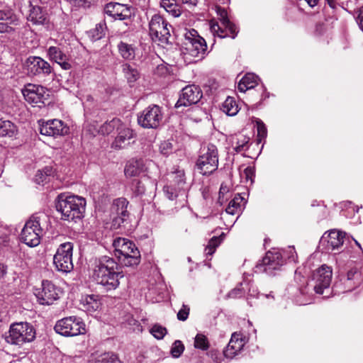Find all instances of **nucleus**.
<instances>
[{
	"mask_svg": "<svg viewBox=\"0 0 363 363\" xmlns=\"http://www.w3.org/2000/svg\"><path fill=\"white\" fill-rule=\"evenodd\" d=\"M150 332L156 339L162 340L167 333V330L159 324H155Z\"/></svg>",
	"mask_w": 363,
	"mask_h": 363,
	"instance_id": "nucleus-40",
	"label": "nucleus"
},
{
	"mask_svg": "<svg viewBox=\"0 0 363 363\" xmlns=\"http://www.w3.org/2000/svg\"><path fill=\"white\" fill-rule=\"evenodd\" d=\"M46 216L42 215H33L26 222L21 231V240L30 247L38 246L40 242V238L43 234V228L40 225L41 220Z\"/></svg>",
	"mask_w": 363,
	"mask_h": 363,
	"instance_id": "nucleus-4",
	"label": "nucleus"
},
{
	"mask_svg": "<svg viewBox=\"0 0 363 363\" xmlns=\"http://www.w3.org/2000/svg\"><path fill=\"white\" fill-rule=\"evenodd\" d=\"M117 47L119 54L123 59L131 60L135 58V48L133 45L121 41L118 44Z\"/></svg>",
	"mask_w": 363,
	"mask_h": 363,
	"instance_id": "nucleus-31",
	"label": "nucleus"
},
{
	"mask_svg": "<svg viewBox=\"0 0 363 363\" xmlns=\"http://www.w3.org/2000/svg\"><path fill=\"white\" fill-rule=\"evenodd\" d=\"M50 58L59 64L64 69H69L71 65L68 62L67 55L62 52V50L55 46H52L48 51Z\"/></svg>",
	"mask_w": 363,
	"mask_h": 363,
	"instance_id": "nucleus-25",
	"label": "nucleus"
},
{
	"mask_svg": "<svg viewBox=\"0 0 363 363\" xmlns=\"http://www.w3.org/2000/svg\"><path fill=\"white\" fill-rule=\"evenodd\" d=\"M24 67L29 76L49 75L52 72L50 65L43 58L30 56L24 63Z\"/></svg>",
	"mask_w": 363,
	"mask_h": 363,
	"instance_id": "nucleus-13",
	"label": "nucleus"
},
{
	"mask_svg": "<svg viewBox=\"0 0 363 363\" xmlns=\"http://www.w3.org/2000/svg\"><path fill=\"white\" fill-rule=\"evenodd\" d=\"M172 26L160 15L155 14L149 22V33L152 40L162 45L169 44Z\"/></svg>",
	"mask_w": 363,
	"mask_h": 363,
	"instance_id": "nucleus-6",
	"label": "nucleus"
},
{
	"mask_svg": "<svg viewBox=\"0 0 363 363\" xmlns=\"http://www.w3.org/2000/svg\"><path fill=\"white\" fill-rule=\"evenodd\" d=\"M257 85V77L253 74H245L238 85V89L240 92H245Z\"/></svg>",
	"mask_w": 363,
	"mask_h": 363,
	"instance_id": "nucleus-30",
	"label": "nucleus"
},
{
	"mask_svg": "<svg viewBox=\"0 0 363 363\" xmlns=\"http://www.w3.org/2000/svg\"><path fill=\"white\" fill-rule=\"evenodd\" d=\"M357 22L360 28L362 29V30L363 31V7L360 8L358 11Z\"/></svg>",
	"mask_w": 363,
	"mask_h": 363,
	"instance_id": "nucleus-56",
	"label": "nucleus"
},
{
	"mask_svg": "<svg viewBox=\"0 0 363 363\" xmlns=\"http://www.w3.org/2000/svg\"><path fill=\"white\" fill-rule=\"evenodd\" d=\"M73 243L67 242L61 244L53 257L56 269L62 272H70L73 268L72 251Z\"/></svg>",
	"mask_w": 363,
	"mask_h": 363,
	"instance_id": "nucleus-8",
	"label": "nucleus"
},
{
	"mask_svg": "<svg viewBox=\"0 0 363 363\" xmlns=\"http://www.w3.org/2000/svg\"><path fill=\"white\" fill-rule=\"evenodd\" d=\"M216 11L219 16V19L220 21L221 26L225 24V21H230L228 18V13L225 9H223L220 6H216Z\"/></svg>",
	"mask_w": 363,
	"mask_h": 363,
	"instance_id": "nucleus-51",
	"label": "nucleus"
},
{
	"mask_svg": "<svg viewBox=\"0 0 363 363\" xmlns=\"http://www.w3.org/2000/svg\"><path fill=\"white\" fill-rule=\"evenodd\" d=\"M225 234L222 233V234L219 237H213L209 240L208 244L205 248L206 254L208 255H212L215 252L216 247L220 244Z\"/></svg>",
	"mask_w": 363,
	"mask_h": 363,
	"instance_id": "nucleus-37",
	"label": "nucleus"
},
{
	"mask_svg": "<svg viewBox=\"0 0 363 363\" xmlns=\"http://www.w3.org/2000/svg\"><path fill=\"white\" fill-rule=\"evenodd\" d=\"M35 337L34 328L28 323H16L11 325L9 335L6 336L8 343L21 345L33 341Z\"/></svg>",
	"mask_w": 363,
	"mask_h": 363,
	"instance_id": "nucleus-7",
	"label": "nucleus"
},
{
	"mask_svg": "<svg viewBox=\"0 0 363 363\" xmlns=\"http://www.w3.org/2000/svg\"><path fill=\"white\" fill-rule=\"evenodd\" d=\"M164 191L166 192V194H167V196L168 198L170 199V200H174V199H176L177 197V194H174L173 191H172V189L170 188L169 186H167L164 188Z\"/></svg>",
	"mask_w": 363,
	"mask_h": 363,
	"instance_id": "nucleus-59",
	"label": "nucleus"
},
{
	"mask_svg": "<svg viewBox=\"0 0 363 363\" xmlns=\"http://www.w3.org/2000/svg\"><path fill=\"white\" fill-rule=\"evenodd\" d=\"M56 210L62 214V219L66 220H75L84 217L86 207V201L78 196H68L60 194L57 196L55 204Z\"/></svg>",
	"mask_w": 363,
	"mask_h": 363,
	"instance_id": "nucleus-2",
	"label": "nucleus"
},
{
	"mask_svg": "<svg viewBox=\"0 0 363 363\" xmlns=\"http://www.w3.org/2000/svg\"><path fill=\"white\" fill-rule=\"evenodd\" d=\"M122 126L121 121L118 118H113L110 121L104 123L99 129V133L103 135H108L112 133L115 128L118 130Z\"/></svg>",
	"mask_w": 363,
	"mask_h": 363,
	"instance_id": "nucleus-34",
	"label": "nucleus"
},
{
	"mask_svg": "<svg viewBox=\"0 0 363 363\" xmlns=\"http://www.w3.org/2000/svg\"><path fill=\"white\" fill-rule=\"evenodd\" d=\"M123 71L128 82H133L137 80L139 73L138 70L133 68L130 65L127 63L123 65Z\"/></svg>",
	"mask_w": 363,
	"mask_h": 363,
	"instance_id": "nucleus-38",
	"label": "nucleus"
},
{
	"mask_svg": "<svg viewBox=\"0 0 363 363\" xmlns=\"http://www.w3.org/2000/svg\"><path fill=\"white\" fill-rule=\"evenodd\" d=\"M210 344L208 338L203 334H197L194 340V347L202 350H207Z\"/></svg>",
	"mask_w": 363,
	"mask_h": 363,
	"instance_id": "nucleus-39",
	"label": "nucleus"
},
{
	"mask_svg": "<svg viewBox=\"0 0 363 363\" xmlns=\"http://www.w3.org/2000/svg\"><path fill=\"white\" fill-rule=\"evenodd\" d=\"M223 111L228 116H235L238 111V106L233 97H228L223 104Z\"/></svg>",
	"mask_w": 363,
	"mask_h": 363,
	"instance_id": "nucleus-35",
	"label": "nucleus"
},
{
	"mask_svg": "<svg viewBox=\"0 0 363 363\" xmlns=\"http://www.w3.org/2000/svg\"><path fill=\"white\" fill-rule=\"evenodd\" d=\"M46 179V176L44 175V173L42 170H38L37 174H35V180L36 183L41 184Z\"/></svg>",
	"mask_w": 363,
	"mask_h": 363,
	"instance_id": "nucleus-55",
	"label": "nucleus"
},
{
	"mask_svg": "<svg viewBox=\"0 0 363 363\" xmlns=\"http://www.w3.org/2000/svg\"><path fill=\"white\" fill-rule=\"evenodd\" d=\"M332 276V269L326 264H323L313 272V289L316 294H323L325 290L329 289Z\"/></svg>",
	"mask_w": 363,
	"mask_h": 363,
	"instance_id": "nucleus-12",
	"label": "nucleus"
},
{
	"mask_svg": "<svg viewBox=\"0 0 363 363\" xmlns=\"http://www.w3.org/2000/svg\"><path fill=\"white\" fill-rule=\"evenodd\" d=\"M28 20L34 25L44 26L48 23V13L40 6L30 5Z\"/></svg>",
	"mask_w": 363,
	"mask_h": 363,
	"instance_id": "nucleus-24",
	"label": "nucleus"
},
{
	"mask_svg": "<svg viewBox=\"0 0 363 363\" xmlns=\"http://www.w3.org/2000/svg\"><path fill=\"white\" fill-rule=\"evenodd\" d=\"M186 50L193 57H202L207 50V45L205 40L199 35L197 31L194 29L187 31L184 34Z\"/></svg>",
	"mask_w": 363,
	"mask_h": 363,
	"instance_id": "nucleus-10",
	"label": "nucleus"
},
{
	"mask_svg": "<svg viewBox=\"0 0 363 363\" xmlns=\"http://www.w3.org/2000/svg\"><path fill=\"white\" fill-rule=\"evenodd\" d=\"M103 31V26L101 24H97L94 29L90 30V34L94 40H99L104 35Z\"/></svg>",
	"mask_w": 363,
	"mask_h": 363,
	"instance_id": "nucleus-50",
	"label": "nucleus"
},
{
	"mask_svg": "<svg viewBox=\"0 0 363 363\" xmlns=\"http://www.w3.org/2000/svg\"><path fill=\"white\" fill-rule=\"evenodd\" d=\"M98 363H121L116 354L112 352H106L99 357Z\"/></svg>",
	"mask_w": 363,
	"mask_h": 363,
	"instance_id": "nucleus-41",
	"label": "nucleus"
},
{
	"mask_svg": "<svg viewBox=\"0 0 363 363\" xmlns=\"http://www.w3.org/2000/svg\"><path fill=\"white\" fill-rule=\"evenodd\" d=\"M226 29V33H228V36L232 38H235L238 33L237 26L232 22L225 21V24L222 26Z\"/></svg>",
	"mask_w": 363,
	"mask_h": 363,
	"instance_id": "nucleus-47",
	"label": "nucleus"
},
{
	"mask_svg": "<svg viewBox=\"0 0 363 363\" xmlns=\"http://www.w3.org/2000/svg\"><path fill=\"white\" fill-rule=\"evenodd\" d=\"M244 175L245 176V178L247 180L250 179L252 180V177L254 174V170L252 167H247L244 170Z\"/></svg>",
	"mask_w": 363,
	"mask_h": 363,
	"instance_id": "nucleus-57",
	"label": "nucleus"
},
{
	"mask_svg": "<svg viewBox=\"0 0 363 363\" xmlns=\"http://www.w3.org/2000/svg\"><path fill=\"white\" fill-rule=\"evenodd\" d=\"M211 30L214 35H217L220 38L228 36V33H226V29L224 27L223 28L218 23H213L211 26Z\"/></svg>",
	"mask_w": 363,
	"mask_h": 363,
	"instance_id": "nucleus-45",
	"label": "nucleus"
},
{
	"mask_svg": "<svg viewBox=\"0 0 363 363\" xmlns=\"http://www.w3.org/2000/svg\"><path fill=\"white\" fill-rule=\"evenodd\" d=\"M44 173V175L47 177L50 176L52 173V169L50 167H45L43 170H42Z\"/></svg>",
	"mask_w": 363,
	"mask_h": 363,
	"instance_id": "nucleus-62",
	"label": "nucleus"
},
{
	"mask_svg": "<svg viewBox=\"0 0 363 363\" xmlns=\"http://www.w3.org/2000/svg\"><path fill=\"white\" fill-rule=\"evenodd\" d=\"M245 345L242 335L238 333H233L230 340L223 351L225 357L232 359L236 356L243 348Z\"/></svg>",
	"mask_w": 363,
	"mask_h": 363,
	"instance_id": "nucleus-20",
	"label": "nucleus"
},
{
	"mask_svg": "<svg viewBox=\"0 0 363 363\" xmlns=\"http://www.w3.org/2000/svg\"><path fill=\"white\" fill-rule=\"evenodd\" d=\"M6 273V267L2 264H0V279L1 277H3V276Z\"/></svg>",
	"mask_w": 363,
	"mask_h": 363,
	"instance_id": "nucleus-61",
	"label": "nucleus"
},
{
	"mask_svg": "<svg viewBox=\"0 0 363 363\" xmlns=\"http://www.w3.org/2000/svg\"><path fill=\"white\" fill-rule=\"evenodd\" d=\"M160 5L174 17H179L182 14L180 0H161Z\"/></svg>",
	"mask_w": 363,
	"mask_h": 363,
	"instance_id": "nucleus-29",
	"label": "nucleus"
},
{
	"mask_svg": "<svg viewBox=\"0 0 363 363\" xmlns=\"http://www.w3.org/2000/svg\"><path fill=\"white\" fill-rule=\"evenodd\" d=\"M18 25V19L10 12L0 10V33H11Z\"/></svg>",
	"mask_w": 363,
	"mask_h": 363,
	"instance_id": "nucleus-23",
	"label": "nucleus"
},
{
	"mask_svg": "<svg viewBox=\"0 0 363 363\" xmlns=\"http://www.w3.org/2000/svg\"><path fill=\"white\" fill-rule=\"evenodd\" d=\"M81 306L83 310L88 312H94L99 308L101 303L98 296L91 294L82 298L81 301Z\"/></svg>",
	"mask_w": 363,
	"mask_h": 363,
	"instance_id": "nucleus-27",
	"label": "nucleus"
},
{
	"mask_svg": "<svg viewBox=\"0 0 363 363\" xmlns=\"http://www.w3.org/2000/svg\"><path fill=\"white\" fill-rule=\"evenodd\" d=\"M345 233L337 230H332L326 235V233L322 237V241L327 242V247L328 250H338L344 243Z\"/></svg>",
	"mask_w": 363,
	"mask_h": 363,
	"instance_id": "nucleus-22",
	"label": "nucleus"
},
{
	"mask_svg": "<svg viewBox=\"0 0 363 363\" xmlns=\"http://www.w3.org/2000/svg\"><path fill=\"white\" fill-rule=\"evenodd\" d=\"M238 141L234 146V150L237 152H241L247 148V144L249 142V138H247L244 135H240V138H237Z\"/></svg>",
	"mask_w": 363,
	"mask_h": 363,
	"instance_id": "nucleus-46",
	"label": "nucleus"
},
{
	"mask_svg": "<svg viewBox=\"0 0 363 363\" xmlns=\"http://www.w3.org/2000/svg\"><path fill=\"white\" fill-rule=\"evenodd\" d=\"M39 303L42 305H50L60 298L59 290L50 281H43L42 288L35 294Z\"/></svg>",
	"mask_w": 363,
	"mask_h": 363,
	"instance_id": "nucleus-15",
	"label": "nucleus"
},
{
	"mask_svg": "<svg viewBox=\"0 0 363 363\" xmlns=\"http://www.w3.org/2000/svg\"><path fill=\"white\" fill-rule=\"evenodd\" d=\"M35 91L37 96H38V105L40 104H45V101L48 99L49 93L48 90L43 86L35 85Z\"/></svg>",
	"mask_w": 363,
	"mask_h": 363,
	"instance_id": "nucleus-42",
	"label": "nucleus"
},
{
	"mask_svg": "<svg viewBox=\"0 0 363 363\" xmlns=\"http://www.w3.org/2000/svg\"><path fill=\"white\" fill-rule=\"evenodd\" d=\"M305 1L308 4V5L310 6L313 7L317 4L318 0H305Z\"/></svg>",
	"mask_w": 363,
	"mask_h": 363,
	"instance_id": "nucleus-63",
	"label": "nucleus"
},
{
	"mask_svg": "<svg viewBox=\"0 0 363 363\" xmlns=\"http://www.w3.org/2000/svg\"><path fill=\"white\" fill-rule=\"evenodd\" d=\"M143 171V162L142 160H130L127 162L124 173L127 177L138 176Z\"/></svg>",
	"mask_w": 363,
	"mask_h": 363,
	"instance_id": "nucleus-28",
	"label": "nucleus"
},
{
	"mask_svg": "<svg viewBox=\"0 0 363 363\" xmlns=\"http://www.w3.org/2000/svg\"><path fill=\"white\" fill-rule=\"evenodd\" d=\"M35 88V84H28L25 86L24 89L22 90V93L25 99L28 103L40 106L38 102V96H37Z\"/></svg>",
	"mask_w": 363,
	"mask_h": 363,
	"instance_id": "nucleus-33",
	"label": "nucleus"
},
{
	"mask_svg": "<svg viewBox=\"0 0 363 363\" xmlns=\"http://www.w3.org/2000/svg\"><path fill=\"white\" fill-rule=\"evenodd\" d=\"M207 354L210 356L211 359L215 362H218L220 359L219 353L217 350H211L207 353Z\"/></svg>",
	"mask_w": 363,
	"mask_h": 363,
	"instance_id": "nucleus-58",
	"label": "nucleus"
},
{
	"mask_svg": "<svg viewBox=\"0 0 363 363\" xmlns=\"http://www.w3.org/2000/svg\"><path fill=\"white\" fill-rule=\"evenodd\" d=\"M184 350V344L180 340H176L171 348V354L174 357H179L183 353Z\"/></svg>",
	"mask_w": 363,
	"mask_h": 363,
	"instance_id": "nucleus-44",
	"label": "nucleus"
},
{
	"mask_svg": "<svg viewBox=\"0 0 363 363\" xmlns=\"http://www.w3.org/2000/svg\"><path fill=\"white\" fill-rule=\"evenodd\" d=\"M243 202V198L240 195H238L232 199L228 206H227L225 211L231 215H234L241 210V203Z\"/></svg>",
	"mask_w": 363,
	"mask_h": 363,
	"instance_id": "nucleus-36",
	"label": "nucleus"
},
{
	"mask_svg": "<svg viewBox=\"0 0 363 363\" xmlns=\"http://www.w3.org/2000/svg\"><path fill=\"white\" fill-rule=\"evenodd\" d=\"M69 4L77 9H88L94 2V0H66Z\"/></svg>",
	"mask_w": 363,
	"mask_h": 363,
	"instance_id": "nucleus-43",
	"label": "nucleus"
},
{
	"mask_svg": "<svg viewBox=\"0 0 363 363\" xmlns=\"http://www.w3.org/2000/svg\"><path fill=\"white\" fill-rule=\"evenodd\" d=\"M172 150V145L169 141H163L160 145V152L164 155H168Z\"/></svg>",
	"mask_w": 363,
	"mask_h": 363,
	"instance_id": "nucleus-52",
	"label": "nucleus"
},
{
	"mask_svg": "<svg viewBox=\"0 0 363 363\" xmlns=\"http://www.w3.org/2000/svg\"><path fill=\"white\" fill-rule=\"evenodd\" d=\"M202 96V91L199 86L194 84L187 85L181 91L175 107L179 108L196 104L201 100Z\"/></svg>",
	"mask_w": 363,
	"mask_h": 363,
	"instance_id": "nucleus-14",
	"label": "nucleus"
},
{
	"mask_svg": "<svg viewBox=\"0 0 363 363\" xmlns=\"http://www.w3.org/2000/svg\"><path fill=\"white\" fill-rule=\"evenodd\" d=\"M128 201L124 198H118L114 200L112 205V211L116 213V216L113 218V225L116 228H120L127 223L129 218V213L127 210Z\"/></svg>",
	"mask_w": 363,
	"mask_h": 363,
	"instance_id": "nucleus-16",
	"label": "nucleus"
},
{
	"mask_svg": "<svg viewBox=\"0 0 363 363\" xmlns=\"http://www.w3.org/2000/svg\"><path fill=\"white\" fill-rule=\"evenodd\" d=\"M17 127L9 121H0V136L11 138L17 133Z\"/></svg>",
	"mask_w": 363,
	"mask_h": 363,
	"instance_id": "nucleus-32",
	"label": "nucleus"
},
{
	"mask_svg": "<svg viewBox=\"0 0 363 363\" xmlns=\"http://www.w3.org/2000/svg\"><path fill=\"white\" fill-rule=\"evenodd\" d=\"M69 130V127L62 121L58 119L48 121L43 123L40 128L42 135L55 138L67 135Z\"/></svg>",
	"mask_w": 363,
	"mask_h": 363,
	"instance_id": "nucleus-17",
	"label": "nucleus"
},
{
	"mask_svg": "<svg viewBox=\"0 0 363 363\" xmlns=\"http://www.w3.org/2000/svg\"><path fill=\"white\" fill-rule=\"evenodd\" d=\"M330 7L334 8L335 6V3L334 0H326Z\"/></svg>",
	"mask_w": 363,
	"mask_h": 363,
	"instance_id": "nucleus-64",
	"label": "nucleus"
},
{
	"mask_svg": "<svg viewBox=\"0 0 363 363\" xmlns=\"http://www.w3.org/2000/svg\"><path fill=\"white\" fill-rule=\"evenodd\" d=\"M121 267L113 257L102 256L95 262L92 277L107 291L116 289L124 277Z\"/></svg>",
	"mask_w": 363,
	"mask_h": 363,
	"instance_id": "nucleus-1",
	"label": "nucleus"
},
{
	"mask_svg": "<svg viewBox=\"0 0 363 363\" xmlns=\"http://www.w3.org/2000/svg\"><path fill=\"white\" fill-rule=\"evenodd\" d=\"M242 294H243V292L241 289H234L228 293V296L229 298H236L241 297L242 296Z\"/></svg>",
	"mask_w": 363,
	"mask_h": 363,
	"instance_id": "nucleus-54",
	"label": "nucleus"
},
{
	"mask_svg": "<svg viewBox=\"0 0 363 363\" xmlns=\"http://www.w3.org/2000/svg\"><path fill=\"white\" fill-rule=\"evenodd\" d=\"M199 0H180V5L185 4H188L189 6L195 7L197 6Z\"/></svg>",
	"mask_w": 363,
	"mask_h": 363,
	"instance_id": "nucleus-60",
	"label": "nucleus"
},
{
	"mask_svg": "<svg viewBox=\"0 0 363 363\" xmlns=\"http://www.w3.org/2000/svg\"><path fill=\"white\" fill-rule=\"evenodd\" d=\"M113 246L115 249V256L125 266H137L140 262V251L132 241L123 238H117L113 240Z\"/></svg>",
	"mask_w": 363,
	"mask_h": 363,
	"instance_id": "nucleus-3",
	"label": "nucleus"
},
{
	"mask_svg": "<svg viewBox=\"0 0 363 363\" xmlns=\"http://www.w3.org/2000/svg\"><path fill=\"white\" fill-rule=\"evenodd\" d=\"M282 265L281 255L267 252L262 260V263L257 265V267L263 266L264 272L270 273L272 270H277Z\"/></svg>",
	"mask_w": 363,
	"mask_h": 363,
	"instance_id": "nucleus-21",
	"label": "nucleus"
},
{
	"mask_svg": "<svg viewBox=\"0 0 363 363\" xmlns=\"http://www.w3.org/2000/svg\"><path fill=\"white\" fill-rule=\"evenodd\" d=\"M56 333L64 336H76L85 331L84 324L74 316L64 318L55 325Z\"/></svg>",
	"mask_w": 363,
	"mask_h": 363,
	"instance_id": "nucleus-9",
	"label": "nucleus"
},
{
	"mask_svg": "<svg viewBox=\"0 0 363 363\" xmlns=\"http://www.w3.org/2000/svg\"><path fill=\"white\" fill-rule=\"evenodd\" d=\"M196 167L203 175H209L218 167V152L216 145L209 144L201 150Z\"/></svg>",
	"mask_w": 363,
	"mask_h": 363,
	"instance_id": "nucleus-5",
	"label": "nucleus"
},
{
	"mask_svg": "<svg viewBox=\"0 0 363 363\" xmlns=\"http://www.w3.org/2000/svg\"><path fill=\"white\" fill-rule=\"evenodd\" d=\"M256 126L257 130V137L259 138V140H261L262 138H264L267 136V128L264 123L260 120H257L256 121Z\"/></svg>",
	"mask_w": 363,
	"mask_h": 363,
	"instance_id": "nucleus-48",
	"label": "nucleus"
},
{
	"mask_svg": "<svg viewBox=\"0 0 363 363\" xmlns=\"http://www.w3.org/2000/svg\"><path fill=\"white\" fill-rule=\"evenodd\" d=\"M133 186H135V191L138 194H142L145 192V186L141 185V182L138 179H134L133 182Z\"/></svg>",
	"mask_w": 363,
	"mask_h": 363,
	"instance_id": "nucleus-53",
	"label": "nucleus"
},
{
	"mask_svg": "<svg viewBox=\"0 0 363 363\" xmlns=\"http://www.w3.org/2000/svg\"><path fill=\"white\" fill-rule=\"evenodd\" d=\"M104 12L114 20H126L131 17L132 11L129 6L116 2L106 4Z\"/></svg>",
	"mask_w": 363,
	"mask_h": 363,
	"instance_id": "nucleus-18",
	"label": "nucleus"
},
{
	"mask_svg": "<svg viewBox=\"0 0 363 363\" xmlns=\"http://www.w3.org/2000/svg\"><path fill=\"white\" fill-rule=\"evenodd\" d=\"M133 138V130L122 125L118 128V135L112 143V147L116 150L125 148L131 143Z\"/></svg>",
	"mask_w": 363,
	"mask_h": 363,
	"instance_id": "nucleus-19",
	"label": "nucleus"
},
{
	"mask_svg": "<svg viewBox=\"0 0 363 363\" xmlns=\"http://www.w3.org/2000/svg\"><path fill=\"white\" fill-rule=\"evenodd\" d=\"M163 118L161 108L157 105L150 106L138 116V124L145 128H157Z\"/></svg>",
	"mask_w": 363,
	"mask_h": 363,
	"instance_id": "nucleus-11",
	"label": "nucleus"
},
{
	"mask_svg": "<svg viewBox=\"0 0 363 363\" xmlns=\"http://www.w3.org/2000/svg\"><path fill=\"white\" fill-rule=\"evenodd\" d=\"M362 274L357 269H351L347 274L345 285L347 291H352L359 286L362 282Z\"/></svg>",
	"mask_w": 363,
	"mask_h": 363,
	"instance_id": "nucleus-26",
	"label": "nucleus"
},
{
	"mask_svg": "<svg viewBox=\"0 0 363 363\" xmlns=\"http://www.w3.org/2000/svg\"><path fill=\"white\" fill-rule=\"evenodd\" d=\"M190 308L188 306L183 304L182 308L177 313V319L181 321L187 320L189 315Z\"/></svg>",
	"mask_w": 363,
	"mask_h": 363,
	"instance_id": "nucleus-49",
	"label": "nucleus"
}]
</instances>
